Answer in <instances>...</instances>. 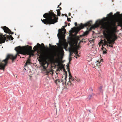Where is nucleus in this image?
I'll list each match as a JSON object with an SVG mask.
<instances>
[{
  "instance_id": "72a5a7b5",
  "label": "nucleus",
  "mask_w": 122,
  "mask_h": 122,
  "mask_svg": "<svg viewBox=\"0 0 122 122\" xmlns=\"http://www.w3.org/2000/svg\"><path fill=\"white\" fill-rule=\"evenodd\" d=\"M75 25L76 26H77V23L76 22H75Z\"/></svg>"
},
{
  "instance_id": "8fccbe9b",
  "label": "nucleus",
  "mask_w": 122,
  "mask_h": 122,
  "mask_svg": "<svg viewBox=\"0 0 122 122\" xmlns=\"http://www.w3.org/2000/svg\"><path fill=\"white\" fill-rule=\"evenodd\" d=\"M98 63H99V62H98Z\"/></svg>"
},
{
  "instance_id": "423d86ee",
  "label": "nucleus",
  "mask_w": 122,
  "mask_h": 122,
  "mask_svg": "<svg viewBox=\"0 0 122 122\" xmlns=\"http://www.w3.org/2000/svg\"><path fill=\"white\" fill-rule=\"evenodd\" d=\"M58 31L59 34L57 35L58 36V35L61 36H62L65 35L66 32V30L64 28H62V29H59Z\"/></svg>"
},
{
  "instance_id": "2eb2a0df",
  "label": "nucleus",
  "mask_w": 122,
  "mask_h": 122,
  "mask_svg": "<svg viewBox=\"0 0 122 122\" xmlns=\"http://www.w3.org/2000/svg\"><path fill=\"white\" fill-rule=\"evenodd\" d=\"M118 26L122 27V20H120L118 21Z\"/></svg>"
},
{
  "instance_id": "79ce46f5",
  "label": "nucleus",
  "mask_w": 122,
  "mask_h": 122,
  "mask_svg": "<svg viewBox=\"0 0 122 122\" xmlns=\"http://www.w3.org/2000/svg\"><path fill=\"white\" fill-rule=\"evenodd\" d=\"M67 25H65L64 26L65 27H66V26H67Z\"/></svg>"
},
{
  "instance_id": "37998d69",
  "label": "nucleus",
  "mask_w": 122,
  "mask_h": 122,
  "mask_svg": "<svg viewBox=\"0 0 122 122\" xmlns=\"http://www.w3.org/2000/svg\"><path fill=\"white\" fill-rule=\"evenodd\" d=\"M61 3L59 4V5H61Z\"/></svg>"
},
{
  "instance_id": "7c9ffc66",
  "label": "nucleus",
  "mask_w": 122,
  "mask_h": 122,
  "mask_svg": "<svg viewBox=\"0 0 122 122\" xmlns=\"http://www.w3.org/2000/svg\"><path fill=\"white\" fill-rule=\"evenodd\" d=\"M67 20L68 21H71V18H67Z\"/></svg>"
},
{
  "instance_id": "c756f323",
  "label": "nucleus",
  "mask_w": 122,
  "mask_h": 122,
  "mask_svg": "<svg viewBox=\"0 0 122 122\" xmlns=\"http://www.w3.org/2000/svg\"><path fill=\"white\" fill-rule=\"evenodd\" d=\"M51 72V71H46V73L47 74V75H48V74L50 72Z\"/></svg>"
},
{
  "instance_id": "dca6fc26",
  "label": "nucleus",
  "mask_w": 122,
  "mask_h": 122,
  "mask_svg": "<svg viewBox=\"0 0 122 122\" xmlns=\"http://www.w3.org/2000/svg\"><path fill=\"white\" fill-rule=\"evenodd\" d=\"M104 42L105 43V44L103 45H107V46H110L111 47H113V45L112 44H109V45H108V44H107V42L106 41H104Z\"/></svg>"
},
{
  "instance_id": "58836bf2",
  "label": "nucleus",
  "mask_w": 122,
  "mask_h": 122,
  "mask_svg": "<svg viewBox=\"0 0 122 122\" xmlns=\"http://www.w3.org/2000/svg\"><path fill=\"white\" fill-rule=\"evenodd\" d=\"M57 8H58V7H59V8H60V7H59V5H58L57 6Z\"/></svg>"
},
{
  "instance_id": "09e8293b",
  "label": "nucleus",
  "mask_w": 122,
  "mask_h": 122,
  "mask_svg": "<svg viewBox=\"0 0 122 122\" xmlns=\"http://www.w3.org/2000/svg\"><path fill=\"white\" fill-rule=\"evenodd\" d=\"M89 112H90V110H89Z\"/></svg>"
},
{
  "instance_id": "6e6552de",
  "label": "nucleus",
  "mask_w": 122,
  "mask_h": 122,
  "mask_svg": "<svg viewBox=\"0 0 122 122\" xmlns=\"http://www.w3.org/2000/svg\"><path fill=\"white\" fill-rule=\"evenodd\" d=\"M64 71L65 74V77L64 78H63V77L61 79V82L62 84H64L65 83V84H66V78L67 77V72L65 70V69L64 68L63 69Z\"/></svg>"
},
{
  "instance_id": "1a4fd4ad",
  "label": "nucleus",
  "mask_w": 122,
  "mask_h": 122,
  "mask_svg": "<svg viewBox=\"0 0 122 122\" xmlns=\"http://www.w3.org/2000/svg\"><path fill=\"white\" fill-rule=\"evenodd\" d=\"M2 28L4 30V32L5 33L11 34H13L14 33L13 32L11 31L8 27L6 26L3 27Z\"/></svg>"
},
{
  "instance_id": "de8ad7c7",
  "label": "nucleus",
  "mask_w": 122,
  "mask_h": 122,
  "mask_svg": "<svg viewBox=\"0 0 122 122\" xmlns=\"http://www.w3.org/2000/svg\"><path fill=\"white\" fill-rule=\"evenodd\" d=\"M32 26H30L31 27H32Z\"/></svg>"
},
{
  "instance_id": "393cba45",
  "label": "nucleus",
  "mask_w": 122,
  "mask_h": 122,
  "mask_svg": "<svg viewBox=\"0 0 122 122\" xmlns=\"http://www.w3.org/2000/svg\"><path fill=\"white\" fill-rule=\"evenodd\" d=\"M49 46L50 47H51L52 49H54L55 48V47L54 46H51V44H49Z\"/></svg>"
},
{
  "instance_id": "f3484780",
  "label": "nucleus",
  "mask_w": 122,
  "mask_h": 122,
  "mask_svg": "<svg viewBox=\"0 0 122 122\" xmlns=\"http://www.w3.org/2000/svg\"><path fill=\"white\" fill-rule=\"evenodd\" d=\"M93 96V94H92L89 95L88 97L87 98L89 100H90L91 98V97Z\"/></svg>"
},
{
  "instance_id": "bb28decb",
  "label": "nucleus",
  "mask_w": 122,
  "mask_h": 122,
  "mask_svg": "<svg viewBox=\"0 0 122 122\" xmlns=\"http://www.w3.org/2000/svg\"><path fill=\"white\" fill-rule=\"evenodd\" d=\"M113 37L114 38H113L115 40H116L117 39V36L115 35H113Z\"/></svg>"
},
{
  "instance_id": "9b49d317",
  "label": "nucleus",
  "mask_w": 122,
  "mask_h": 122,
  "mask_svg": "<svg viewBox=\"0 0 122 122\" xmlns=\"http://www.w3.org/2000/svg\"><path fill=\"white\" fill-rule=\"evenodd\" d=\"M24 50V51L23 52V55H25L26 54L29 55V56H32L34 55L32 51H28Z\"/></svg>"
},
{
  "instance_id": "b1692460",
  "label": "nucleus",
  "mask_w": 122,
  "mask_h": 122,
  "mask_svg": "<svg viewBox=\"0 0 122 122\" xmlns=\"http://www.w3.org/2000/svg\"><path fill=\"white\" fill-rule=\"evenodd\" d=\"M75 77L76 78L75 79L76 81L78 82H79L80 81V80L79 78H76V77Z\"/></svg>"
},
{
  "instance_id": "39448f33",
  "label": "nucleus",
  "mask_w": 122,
  "mask_h": 122,
  "mask_svg": "<svg viewBox=\"0 0 122 122\" xmlns=\"http://www.w3.org/2000/svg\"><path fill=\"white\" fill-rule=\"evenodd\" d=\"M66 69L69 73V83H68V84H69V83H70V84H72L71 83L72 81H73L74 80V79L71 75V73L70 71V70L69 67V66H67Z\"/></svg>"
},
{
  "instance_id": "c85d7f7f",
  "label": "nucleus",
  "mask_w": 122,
  "mask_h": 122,
  "mask_svg": "<svg viewBox=\"0 0 122 122\" xmlns=\"http://www.w3.org/2000/svg\"><path fill=\"white\" fill-rule=\"evenodd\" d=\"M61 13L60 12H57V14L58 16H60Z\"/></svg>"
},
{
  "instance_id": "7ed1b4c3",
  "label": "nucleus",
  "mask_w": 122,
  "mask_h": 122,
  "mask_svg": "<svg viewBox=\"0 0 122 122\" xmlns=\"http://www.w3.org/2000/svg\"><path fill=\"white\" fill-rule=\"evenodd\" d=\"M43 16L46 19L43 20L41 19V21L44 24L46 25L54 24L58 21L56 15L53 12L52 10H50L48 13H46L43 15Z\"/></svg>"
},
{
  "instance_id": "473e14b6",
  "label": "nucleus",
  "mask_w": 122,
  "mask_h": 122,
  "mask_svg": "<svg viewBox=\"0 0 122 122\" xmlns=\"http://www.w3.org/2000/svg\"><path fill=\"white\" fill-rule=\"evenodd\" d=\"M37 45L38 46H39V47H41V45L40 44H39L38 43L37 44Z\"/></svg>"
},
{
  "instance_id": "0eeeda50",
  "label": "nucleus",
  "mask_w": 122,
  "mask_h": 122,
  "mask_svg": "<svg viewBox=\"0 0 122 122\" xmlns=\"http://www.w3.org/2000/svg\"><path fill=\"white\" fill-rule=\"evenodd\" d=\"M55 56L53 54H52L51 55H49L48 54H44L41 55L40 57H43L46 59H48L50 58H54Z\"/></svg>"
},
{
  "instance_id": "a211bd4d",
  "label": "nucleus",
  "mask_w": 122,
  "mask_h": 122,
  "mask_svg": "<svg viewBox=\"0 0 122 122\" xmlns=\"http://www.w3.org/2000/svg\"><path fill=\"white\" fill-rule=\"evenodd\" d=\"M112 12H110L109 14H108L107 15L108 16L109 18H111L112 16Z\"/></svg>"
},
{
  "instance_id": "a19ab883",
  "label": "nucleus",
  "mask_w": 122,
  "mask_h": 122,
  "mask_svg": "<svg viewBox=\"0 0 122 122\" xmlns=\"http://www.w3.org/2000/svg\"><path fill=\"white\" fill-rule=\"evenodd\" d=\"M56 17V19H58V17Z\"/></svg>"
},
{
  "instance_id": "412c9836",
  "label": "nucleus",
  "mask_w": 122,
  "mask_h": 122,
  "mask_svg": "<svg viewBox=\"0 0 122 122\" xmlns=\"http://www.w3.org/2000/svg\"><path fill=\"white\" fill-rule=\"evenodd\" d=\"M102 50H103V53L104 54H106L107 53L106 52V50L105 48L103 47L102 48Z\"/></svg>"
},
{
  "instance_id": "4be33fe9",
  "label": "nucleus",
  "mask_w": 122,
  "mask_h": 122,
  "mask_svg": "<svg viewBox=\"0 0 122 122\" xmlns=\"http://www.w3.org/2000/svg\"><path fill=\"white\" fill-rule=\"evenodd\" d=\"M38 47L37 46H35L33 48V49H34L35 51L37 50L38 49Z\"/></svg>"
},
{
  "instance_id": "f704fd0d",
  "label": "nucleus",
  "mask_w": 122,
  "mask_h": 122,
  "mask_svg": "<svg viewBox=\"0 0 122 122\" xmlns=\"http://www.w3.org/2000/svg\"><path fill=\"white\" fill-rule=\"evenodd\" d=\"M56 11H57V12H60V10H59V9H58V10H56Z\"/></svg>"
},
{
  "instance_id": "a878e982",
  "label": "nucleus",
  "mask_w": 122,
  "mask_h": 122,
  "mask_svg": "<svg viewBox=\"0 0 122 122\" xmlns=\"http://www.w3.org/2000/svg\"><path fill=\"white\" fill-rule=\"evenodd\" d=\"M102 86H101L99 88V91L100 92H102Z\"/></svg>"
},
{
  "instance_id": "20e7f679",
  "label": "nucleus",
  "mask_w": 122,
  "mask_h": 122,
  "mask_svg": "<svg viewBox=\"0 0 122 122\" xmlns=\"http://www.w3.org/2000/svg\"><path fill=\"white\" fill-rule=\"evenodd\" d=\"M7 38L8 39L10 38L12 40L14 39L11 35H10L9 37V36H7L6 34L4 35L0 33V44L5 43Z\"/></svg>"
},
{
  "instance_id": "c9c22d12",
  "label": "nucleus",
  "mask_w": 122,
  "mask_h": 122,
  "mask_svg": "<svg viewBox=\"0 0 122 122\" xmlns=\"http://www.w3.org/2000/svg\"><path fill=\"white\" fill-rule=\"evenodd\" d=\"M41 44L43 45V47H44V48H45V46L44 45V44L43 43H42Z\"/></svg>"
},
{
  "instance_id": "5701e85b",
  "label": "nucleus",
  "mask_w": 122,
  "mask_h": 122,
  "mask_svg": "<svg viewBox=\"0 0 122 122\" xmlns=\"http://www.w3.org/2000/svg\"><path fill=\"white\" fill-rule=\"evenodd\" d=\"M112 25L113 27H114L116 25V23L115 22H113L112 23Z\"/></svg>"
},
{
  "instance_id": "2f4dec72",
  "label": "nucleus",
  "mask_w": 122,
  "mask_h": 122,
  "mask_svg": "<svg viewBox=\"0 0 122 122\" xmlns=\"http://www.w3.org/2000/svg\"><path fill=\"white\" fill-rule=\"evenodd\" d=\"M60 80L59 79H58L57 80L56 82H60Z\"/></svg>"
},
{
  "instance_id": "3c124183",
  "label": "nucleus",
  "mask_w": 122,
  "mask_h": 122,
  "mask_svg": "<svg viewBox=\"0 0 122 122\" xmlns=\"http://www.w3.org/2000/svg\"><path fill=\"white\" fill-rule=\"evenodd\" d=\"M97 65L98 66V65L97 64Z\"/></svg>"
},
{
  "instance_id": "4c0bfd02",
  "label": "nucleus",
  "mask_w": 122,
  "mask_h": 122,
  "mask_svg": "<svg viewBox=\"0 0 122 122\" xmlns=\"http://www.w3.org/2000/svg\"><path fill=\"white\" fill-rule=\"evenodd\" d=\"M71 15V13H69V16H70Z\"/></svg>"
},
{
  "instance_id": "ddd939ff",
  "label": "nucleus",
  "mask_w": 122,
  "mask_h": 122,
  "mask_svg": "<svg viewBox=\"0 0 122 122\" xmlns=\"http://www.w3.org/2000/svg\"><path fill=\"white\" fill-rule=\"evenodd\" d=\"M78 49V47L76 45L75 46V48L74 49V50L73 51V53L75 54V55L76 56L79 57L80 55L78 54V52L77 51V50Z\"/></svg>"
},
{
  "instance_id": "ea45409f",
  "label": "nucleus",
  "mask_w": 122,
  "mask_h": 122,
  "mask_svg": "<svg viewBox=\"0 0 122 122\" xmlns=\"http://www.w3.org/2000/svg\"><path fill=\"white\" fill-rule=\"evenodd\" d=\"M67 24H68V26H70V24H68V23H67Z\"/></svg>"
},
{
  "instance_id": "cd10ccee",
  "label": "nucleus",
  "mask_w": 122,
  "mask_h": 122,
  "mask_svg": "<svg viewBox=\"0 0 122 122\" xmlns=\"http://www.w3.org/2000/svg\"><path fill=\"white\" fill-rule=\"evenodd\" d=\"M108 40H109V41H113V42H114L115 40L113 38L112 40H111L110 39H109Z\"/></svg>"
},
{
  "instance_id": "4468645a",
  "label": "nucleus",
  "mask_w": 122,
  "mask_h": 122,
  "mask_svg": "<svg viewBox=\"0 0 122 122\" xmlns=\"http://www.w3.org/2000/svg\"><path fill=\"white\" fill-rule=\"evenodd\" d=\"M30 63L31 62H30V58H28L26 61L24 66L25 67L26 66H27L28 65H29Z\"/></svg>"
},
{
  "instance_id": "e433bc0d",
  "label": "nucleus",
  "mask_w": 122,
  "mask_h": 122,
  "mask_svg": "<svg viewBox=\"0 0 122 122\" xmlns=\"http://www.w3.org/2000/svg\"><path fill=\"white\" fill-rule=\"evenodd\" d=\"M59 8H60V9H59V10H61L62 9L61 7H60Z\"/></svg>"
},
{
  "instance_id": "c03bdc74",
  "label": "nucleus",
  "mask_w": 122,
  "mask_h": 122,
  "mask_svg": "<svg viewBox=\"0 0 122 122\" xmlns=\"http://www.w3.org/2000/svg\"><path fill=\"white\" fill-rule=\"evenodd\" d=\"M75 57H76V58H77V56H75Z\"/></svg>"
},
{
  "instance_id": "f8f14e48",
  "label": "nucleus",
  "mask_w": 122,
  "mask_h": 122,
  "mask_svg": "<svg viewBox=\"0 0 122 122\" xmlns=\"http://www.w3.org/2000/svg\"><path fill=\"white\" fill-rule=\"evenodd\" d=\"M48 65V64L46 61H44L42 63L41 66L43 67V69L45 70L47 68Z\"/></svg>"
},
{
  "instance_id": "49530a36",
  "label": "nucleus",
  "mask_w": 122,
  "mask_h": 122,
  "mask_svg": "<svg viewBox=\"0 0 122 122\" xmlns=\"http://www.w3.org/2000/svg\"><path fill=\"white\" fill-rule=\"evenodd\" d=\"M31 56H29V58H30Z\"/></svg>"
},
{
  "instance_id": "f257e3e1",
  "label": "nucleus",
  "mask_w": 122,
  "mask_h": 122,
  "mask_svg": "<svg viewBox=\"0 0 122 122\" xmlns=\"http://www.w3.org/2000/svg\"><path fill=\"white\" fill-rule=\"evenodd\" d=\"M32 47L31 46H28L27 48L25 47H21L20 46H18L16 47L15 48V50L17 52V54L14 56L12 55L9 54L7 55L6 57L4 60L1 61L0 60V70H4L5 66L7 65L8 61L9 59L12 60V62H13V61L17 57V55L19 56V54H23V52L24 50H26L27 51H32Z\"/></svg>"
},
{
  "instance_id": "a18cd8bd",
  "label": "nucleus",
  "mask_w": 122,
  "mask_h": 122,
  "mask_svg": "<svg viewBox=\"0 0 122 122\" xmlns=\"http://www.w3.org/2000/svg\"><path fill=\"white\" fill-rule=\"evenodd\" d=\"M117 13H118V14H119V12H117Z\"/></svg>"
},
{
  "instance_id": "6ab92c4d",
  "label": "nucleus",
  "mask_w": 122,
  "mask_h": 122,
  "mask_svg": "<svg viewBox=\"0 0 122 122\" xmlns=\"http://www.w3.org/2000/svg\"><path fill=\"white\" fill-rule=\"evenodd\" d=\"M108 42L107 43L109 44H112L113 45L114 43V42H113V41H109V40L108 39Z\"/></svg>"
},
{
  "instance_id": "9d476101",
  "label": "nucleus",
  "mask_w": 122,
  "mask_h": 122,
  "mask_svg": "<svg viewBox=\"0 0 122 122\" xmlns=\"http://www.w3.org/2000/svg\"><path fill=\"white\" fill-rule=\"evenodd\" d=\"M75 46H74L71 48H70L69 49V51L70 52L69 54V61H70L71 60V59L72 58L71 56H72V54H73V51L74 50V49L75 48Z\"/></svg>"
},
{
  "instance_id": "f03ea898",
  "label": "nucleus",
  "mask_w": 122,
  "mask_h": 122,
  "mask_svg": "<svg viewBox=\"0 0 122 122\" xmlns=\"http://www.w3.org/2000/svg\"><path fill=\"white\" fill-rule=\"evenodd\" d=\"M104 20H98L97 21L95 24L92 25V21H90L87 23L83 24L82 23H81L80 25H79V26L77 27V29L79 30L83 29L85 27L91 26V27L89 28V30H92V29H94L98 27L99 26L101 25V27L103 29H105L107 27V23L105 22L106 20V19L104 18Z\"/></svg>"
},
{
  "instance_id": "aec40b11",
  "label": "nucleus",
  "mask_w": 122,
  "mask_h": 122,
  "mask_svg": "<svg viewBox=\"0 0 122 122\" xmlns=\"http://www.w3.org/2000/svg\"><path fill=\"white\" fill-rule=\"evenodd\" d=\"M89 33V31H86L85 32H84V33L83 34V36H85L87 35H88V34Z\"/></svg>"
}]
</instances>
